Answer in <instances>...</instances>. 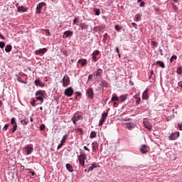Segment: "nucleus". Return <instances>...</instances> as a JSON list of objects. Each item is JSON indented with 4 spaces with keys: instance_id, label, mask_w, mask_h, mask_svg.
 I'll return each mask as SVG.
<instances>
[{
    "instance_id": "f257e3e1",
    "label": "nucleus",
    "mask_w": 182,
    "mask_h": 182,
    "mask_svg": "<svg viewBox=\"0 0 182 182\" xmlns=\"http://www.w3.org/2000/svg\"><path fill=\"white\" fill-rule=\"evenodd\" d=\"M33 153V144H27L23 149V154L24 156H31Z\"/></svg>"
},
{
    "instance_id": "f03ea898",
    "label": "nucleus",
    "mask_w": 182,
    "mask_h": 182,
    "mask_svg": "<svg viewBox=\"0 0 182 182\" xmlns=\"http://www.w3.org/2000/svg\"><path fill=\"white\" fill-rule=\"evenodd\" d=\"M79 120H83V116L79 114V112L74 113L71 117V121L73 122V124H76V122H79Z\"/></svg>"
},
{
    "instance_id": "7ed1b4c3",
    "label": "nucleus",
    "mask_w": 182,
    "mask_h": 182,
    "mask_svg": "<svg viewBox=\"0 0 182 182\" xmlns=\"http://www.w3.org/2000/svg\"><path fill=\"white\" fill-rule=\"evenodd\" d=\"M60 83H63V87H66V86H69L70 83V78L68 75L65 74L61 80Z\"/></svg>"
},
{
    "instance_id": "20e7f679",
    "label": "nucleus",
    "mask_w": 182,
    "mask_h": 182,
    "mask_svg": "<svg viewBox=\"0 0 182 182\" xmlns=\"http://www.w3.org/2000/svg\"><path fill=\"white\" fill-rule=\"evenodd\" d=\"M79 163L81 166H85V160L87 159V155L86 154H81L80 156L77 155Z\"/></svg>"
},
{
    "instance_id": "39448f33",
    "label": "nucleus",
    "mask_w": 182,
    "mask_h": 182,
    "mask_svg": "<svg viewBox=\"0 0 182 182\" xmlns=\"http://www.w3.org/2000/svg\"><path fill=\"white\" fill-rule=\"evenodd\" d=\"M11 124L13 125V127L11 128V132H12V133H15V132H16V129H18V124H16V119L15 117H12L11 119Z\"/></svg>"
},
{
    "instance_id": "423d86ee",
    "label": "nucleus",
    "mask_w": 182,
    "mask_h": 182,
    "mask_svg": "<svg viewBox=\"0 0 182 182\" xmlns=\"http://www.w3.org/2000/svg\"><path fill=\"white\" fill-rule=\"evenodd\" d=\"M64 95L65 96H68V97H70L73 95V88L72 87H69L68 88H66L64 92Z\"/></svg>"
},
{
    "instance_id": "0eeeda50",
    "label": "nucleus",
    "mask_w": 182,
    "mask_h": 182,
    "mask_svg": "<svg viewBox=\"0 0 182 182\" xmlns=\"http://www.w3.org/2000/svg\"><path fill=\"white\" fill-rule=\"evenodd\" d=\"M178 137H180V132H176L172 133V134L168 136V139H169V140H177V139H178Z\"/></svg>"
},
{
    "instance_id": "6e6552de",
    "label": "nucleus",
    "mask_w": 182,
    "mask_h": 182,
    "mask_svg": "<svg viewBox=\"0 0 182 182\" xmlns=\"http://www.w3.org/2000/svg\"><path fill=\"white\" fill-rule=\"evenodd\" d=\"M46 52H48V49L46 48H40L35 51V55H45Z\"/></svg>"
},
{
    "instance_id": "1a4fd4ad",
    "label": "nucleus",
    "mask_w": 182,
    "mask_h": 182,
    "mask_svg": "<svg viewBox=\"0 0 182 182\" xmlns=\"http://www.w3.org/2000/svg\"><path fill=\"white\" fill-rule=\"evenodd\" d=\"M87 97L90 99H93L95 93H93V88H88L86 92Z\"/></svg>"
},
{
    "instance_id": "9d476101",
    "label": "nucleus",
    "mask_w": 182,
    "mask_h": 182,
    "mask_svg": "<svg viewBox=\"0 0 182 182\" xmlns=\"http://www.w3.org/2000/svg\"><path fill=\"white\" fill-rule=\"evenodd\" d=\"M102 74L103 70H102L101 68H98L93 73V76H95V77H100V76H102Z\"/></svg>"
},
{
    "instance_id": "9b49d317",
    "label": "nucleus",
    "mask_w": 182,
    "mask_h": 182,
    "mask_svg": "<svg viewBox=\"0 0 182 182\" xmlns=\"http://www.w3.org/2000/svg\"><path fill=\"white\" fill-rule=\"evenodd\" d=\"M139 151L142 154H147L149 153V150H147V145L143 144L141 146Z\"/></svg>"
},
{
    "instance_id": "f8f14e48",
    "label": "nucleus",
    "mask_w": 182,
    "mask_h": 182,
    "mask_svg": "<svg viewBox=\"0 0 182 182\" xmlns=\"http://www.w3.org/2000/svg\"><path fill=\"white\" fill-rule=\"evenodd\" d=\"M73 35V31H66L63 33V39H68L69 36H72Z\"/></svg>"
},
{
    "instance_id": "ddd939ff",
    "label": "nucleus",
    "mask_w": 182,
    "mask_h": 182,
    "mask_svg": "<svg viewBox=\"0 0 182 182\" xmlns=\"http://www.w3.org/2000/svg\"><path fill=\"white\" fill-rule=\"evenodd\" d=\"M97 167H100V166H99V164H96L95 162H93L91 166L87 168V173H90V171H93L94 168H97Z\"/></svg>"
},
{
    "instance_id": "4468645a",
    "label": "nucleus",
    "mask_w": 182,
    "mask_h": 182,
    "mask_svg": "<svg viewBox=\"0 0 182 182\" xmlns=\"http://www.w3.org/2000/svg\"><path fill=\"white\" fill-rule=\"evenodd\" d=\"M143 123L146 129H147L148 130H151V124H150V122H149L147 119H144Z\"/></svg>"
},
{
    "instance_id": "2eb2a0df",
    "label": "nucleus",
    "mask_w": 182,
    "mask_h": 182,
    "mask_svg": "<svg viewBox=\"0 0 182 182\" xmlns=\"http://www.w3.org/2000/svg\"><path fill=\"white\" fill-rule=\"evenodd\" d=\"M77 63H80L81 65V67L83 68L84 66H86L87 65V60L85 58H82L77 60Z\"/></svg>"
},
{
    "instance_id": "dca6fc26",
    "label": "nucleus",
    "mask_w": 182,
    "mask_h": 182,
    "mask_svg": "<svg viewBox=\"0 0 182 182\" xmlns=\"http://www.w3.org/2000/svg\"><path fill=\"white\" fill-rule=\"evenodd\" d=\"M119 97V102L123 103L124 102H126L127 100V95H122Z\"/></svg>"
},
{
    "instance_id": "f3484780",
    "label": "nucleus",
    "mask_w": 182,
    "mask_h": 182,
    "mask_svg": "<svg viewBox=\"0 0 182 182\" xmlns=\"http://www.w3.org/2000/svg\"><path fill=\"white\" fill-rule=\"evenodd\" d=\"M17 11L20 14H23V12H28V8H25L23 6H20L17 7Z\"/></svg>"
},
{
    "instance_id": "a211bd4d",
    "label": "nucleus",
    "mask_w": 182,
    "mask_h": 182,
    "mask_svg": "<svg viewBox=\"0 0 182 182\" xmlns=\"http://www.w3.org/2000/svg\"><path fill=\"white\" fill-rule=\"evenodd\" d=\"M142 99L144 100H147L149 99V89H146L142 93Z\"/></svg>"
},
{
    "instance_id": "6ab92c4d",
    "label": "nucleus",
    "mask_w": 182,
    "mask_h": 182,
    "mask_svg": "<svg viewBox=\"0 0 182 182\" xmlns=\"http://www.w3.org/2000/svg\"><path fill=\"white\" fill-rule=\"evenodd\" d=\"M36 86H39L40 87H43L45 86V83L42 82L40 79H36L34 81Z\"/></svg>"
},
{
    "instance_id": "aec40b11",
    "label": "nucleus",
    "mask_w": 182,
    "mask_h": 182,
    "mask_svg": "<svg viewBox=\"0 0 182 182\" xmlns=\"http://www.w3.org/2000/svg\"><path fill=\"white\" fill-rule=\"evenodd\" d=\"M79 27L80 28V29L82 31H85V30L87 29V28H89V25H87V23H81L80 24Z\"/></svg>"
},
{
    "instance_id": "412c9836",
    "label": "nucleus",
    "mask_w": 182,
    "mask_h": 182,
    "mask_svg": "<svg viewBox=\"0 0 182 182\" xmlns=\"http://www.w3.org/2000/svg\"><path fill=\"white\" fill-rule=\"evenodd\" d=\"M46 92L45 90H39L37 92H36V96H43L45 97Z\"/></svg>"
},
{
    "instance_id": "4be33fe9",
    "label": "nucleus",
    "mask_w": 182,
    "mask_h": 182,
    "mask_svg": "<svg viewBox=\"0 0 182 182\" xmlns=\"http://www.w3.org/2000/svg\"><path fill=\"white\" fill-rule=\"evenodd\" d=\"M126 129H128V130H132V129H134V124L133 122L126 124Z\"/></svg>"
},
{
    "instance_id": "5701e85b",
    "label": "nucleus",
    "mask_w": 182,
    "mask_h": 182,
    "mask_svg": "<svg viewBox=\"0 0 182 182\" xmlns=\"http://www.w3.org/2000/svg\"><path fill=\"white\" fill-rule=\"evenodd\" d=\"M65 167L70 173H73V166H72L70 164H66Z\"/></svg>"
},
{
    "instance_id": "b1692460",
    "label": "nucleus",
    "mask_w": 182,
    "mask_h": 182,
    "mask_svg": "<svg viewBox=\"0 0 182 182\" xmlns=\"http://www.w3.org/2000/svg\"><path fill=\"white\" fill-rule=\"evenodd\" d=\"M21 124H23V126L28 124V123H29V119L28 118H24L23 119L21 120Z\"/></svg>"
},
{
    "instance_id": "393cba45",
    "label": "nucleus",
    "mask_w": 182,
    "mask_h": 182,
    "mask_svg": "<svg viewBox=\"0 0 182 182\" xmlns=\"http://www.w3.org/2000/svg\"><path fill=\"white\" fill-rule=\"evenodd\" d=\"M46 6V3L45 2H41L38 4H37L36 8H38V9L42 10V8H43V6Z\"/></svg>"
},
{
    "instance_id": "a878e982",
    "label": "nucleus",
    "mask_w": 182,
    "mask_h": 182,
    "mask_svg": "<svg viewBox=\"0 0 182 182\" xmlns=\"http://www.w3.org/2000/svg\"><path fill=\"white\" fill-rule=\"evenodd\" d=\"M11 50H12V46L11 45H7L5 47V51L6 52V53H9V52H11Z\"/></svg>"
},
{
    "instance_id": "bb28decb",
    "label": "nucleus",
    "mask_w": 182,
    "mask_h": 182,
    "mask_svg": "<svg viewBox=\"0 0 182 182\" xmlns=\"http://www.w3.org/2000/svg\"><path fill=\"white\" fill-rule=\"evenodd\" d=\"M156 65H158L159 66H160V68H162V69H164V68H166L164 63H163L162 61H157L156 63Z\"/></svg>"
},
{
    "instance_id": "cd10ccee",
    "label": "nucleus",
    "mask_w": 182,
    "mask_h": 182,
    "mask_svg": "<svg viewBox=\"0 0 182 182\" xmlns=\"http://www.w3.org/2000/svg\"><path fill=\"white\" fill-rule=\"evenodd\" d=\"M111 102H119V97L117 95L112 96L111 98V101L109 103H110Z\"/></svg>"
},
{
    "instance_id": "c85d7f7f",
    "label": "nucleus",
    "mask_w": 182,
    "mask_h": 182,
    "mask_svg": "<svg viewBox=\"0 0 182 182\" xmlns=\"http://www.w3.org/2000/svg\"><path fill=\"white\" fill-rule=\"evenodd\" d=\"M68 137H69V135L68 134L64 135L60 141H63V144H65V143H66V140H68Z\"/></svg>"
},
{
    "instance_id": "c756f323",
    "label": "nucleus",
    "mask_w": 182,
    "mask_h": 182,
    "mask_svg": "<svg viewBox=\"0 0 182 182\" xmlns=\"http://www.w3.org/2000/svg\"><path fill=\"white\" fill-rule=\"evenodd\" d=\"M79 18H75V19L73 21V25H77V26H79Z\"/></svg>"
},
{
    "instance_id": "7c9ffc66",
    "label": "nucleus",
    "mask_w": 182,
    "mask_h": 182,
    "mask_svg": "<svg viewBox=\"0 0 182 182\" xmlns=\"http://www.w3.org/2000/svg\"><path fill=\"white\" fill-rule=\"evenodd\" d=\"M94 12H95V15H97V16H99V15H100V9L95 8Z\"/></svg>"
},
{
    "instance_id": "2f4dec72",
    "label": "nucleus",
    "mask_w": 182,
    "mask_h": 182,
    "mask_svg": "<svg viewBox=\"0 0 182 182\" xmlns=\"http://www.w3.org/2000/svg\"><path fill=\"white\" fill-rule=\"evenodd\" d=\"M107 118V112L104 111L102 114V118L101 119H103L104 120H106Z\"/></svg>"
},
{
    "instance_id": "473e14b6",
    "label": "nucleus",
    "mask_w": 182,
    "mask_h": 182,
    "mask_svg": "<svg viewBox=\"0 0 182 182\" xmlns=\"http://www.w3.org/2000/svg\"><path fill=\"white\" fill-rule=\"evenodd\" d=\"M135 18H136V22L141 21V15L140 14H136Z\"/></svg>"
},
{
    "instance_id": "72a5a7b5",
    "label": "nucleus",
    "mask_w": 182,
    "mask_h": 182,
    "mask_svg": "<svg viewBox=\"0 0 182 182\" xmlns=\"http://www.w3.org/2000/svg\"><path fill=\"white\" fill-rule=\"evenodd\" d=\"M174 60H177V55H172L170 58V63H173Z\"/></svg>"
},
{
    "instance_id": "f704fd0d",
    "label": "nucleus",
    "mask_w": 182,
    "mask_h": 182,
    "mask_svg": "<svg viewBox=\"0 0 182 182\" xmlns=\"http://www.w3.org/2000/svg\"><path fill=\"white\" fill-rule=\"evenodd\" d=\"M90 137V139H95V137H96V132L92 131Z\"/></svg>"
},
{
    "instance_id": "c9c22d12",
    "label": "nucleus",
    "mask_w": 182,
    "mask_h": 182,
    "mask_svg": "<svg viewBox=\"0 0 182 182\" xmlns=\"http://www.w3.org/2000/svg\"><path fill=\"white\" fill-rule=\"evenodd\" d=\"M44 97H43V96H38V97H36V100H38L41 103H43V98Z\"/></svg>"
},
{
    "instance_id": "e433bc0d",
    "label": "nucleus",
    "mask_w": 182,
    "mask_h": 182,
    "mask_svg": "<svg viewBox=\"0 0 182 182\" xmlns=\"http://www.w3.org/2000/svg\"><path fill=\"white\" fill-rule=\"evenodd\" d=\"M100 53V51H99V50H95L92 53V55L94 56H98V55Z\"/></svg>"
},
{
    "instance_id": "4c0bfd02",
    "label": "nucleus",
    "mask_w": 182,
    "mask_h": 182,
    "mask_svg": "<svg viewBox=\"0 0 182 182\" xmlns=\"http://www.w3.org/2000/svg\"><path fill=\"white\" fill-rule=\"evenodd\" d=\"M140 102H141V99L140 97H136V106H139V105H140Z\"/></svg>"
},
{
    "instance_id": "58836bf2",
    "label": "nucleus",
    "mask_w": 182,
    "mask_h": 182,
    "mask_svg": "<svg viewBox=\"0 0 182 182\" xmlns=\"http://www.w3.org/2000/svg\"><path fill=\"white\" fill-rule=\"evenodd\" d=\"M114 28L117 31V32H120V31H122V27H120L119 25H115Z\"/></svg>"
},
{
    "instance_id": "ea45409f",
    "label": "nucleus",
    "mask_w": 182,
    "mask_h": 182,
    "mask_svg": "<svg viewBox=\"0 0 182 182\" xmlns=\"http://www.w3.org/2000/svg\"><path fill=\"white\" fill-rule=\"evenodd\" d=\"M106 122V119H103V118H101L100 122H99V126H103V123Z\"/></svg>"
},
{
    "instance_id": "a19ab883",
    "label": "nucleus",
    "mask_w": 182,
    "mask_h": 182,
    "mask_svg": "<svg viewBox=\"0 0 182 182\" xmlns=\"http://www.w3.org/2000/svg\"><path fill=\"white\" fill-rule=\"evenodd\" d=\"M17 80H18V82H19L20 83H25V84H26V82L23 81V80H22V78H21V77H17Z\"/></svg>"
},
{
    "instance_id": "79ce46f5",
    "label": "nucleus",
    "mask_w": 182,
    "mask_h": 182,
    "mask_svg": "<svg viewBox=\"0 0 182 182\" xmlns=\"http://www.w3.org/2000/svg\"><path fill=\"white\" fill-rule=\"evenodd\" d=\"M46 128V126H45V124H41V126H40V130H41V132H43V130H45Z\"/></svg>"
},
{
    "instance_id": "37998d69",
    "label": "nucleus",
    "mask_w": 182,
    "mask_h": 182,
    "mask_svg": "<svg viewBox=\"0 0 182 182\" xmlns=\"http://www.w3.org/2000/svg\"><path fill=\"white\" fill-rule=\"evenodd\" d=\"M8 127H9V124H6L3 128V132H6V130H8Z\"/></svg>"
},
{
    "instance_id": "c03bdc74",
    "label": "nucleus",
    "mask_w": 182,
    "mask_h": 182,
    "mask_svg": "<svg viewBox=\"0 0 182 182\" xmlns=\"http://www.w3.org/2000/svg\"><path fill=\"white\" fill-rule=\"evenodd\" d=\"M151 44L152 45V46H154V48H157V46H158L157 42H156L154 41H151Z\"/></svg>"
},
{
    "instance_id": "a18cd8bd",
    "label": "nucleus",
    "mask_w": 182,
    "mask_h": 182,
    "mask_svg": "<svg viewBox=\"0 0 182 182\" xmlns=\"http://www.w3.org/2000/svg\"><path fill=\"white\" fill-rule=\"evenodd\" d=\"M31 106H33V107H35L36 105L35 103H36V100L35 99H33L31 102Z\"/></svg>"
},
{
    "instance_id": "49530a36",
    "label": "nucleus",
    "mask_w": 182,
    "mask_h": 182,
    "mask_svg": "<svg viewBox=\"0 0 182 182\" xmlns=\"http://www.w3.org/2000/svg\"><path fill=\"white\" fill-rule=\"evenodd\" d=\"M76 132H77L79 133V134H83V131L80 129V128H77L76 129Z\"/></svg>"
},
{
    "instance_id": "de8ad7c7",
    "label": "nucleus",
    "mask_w": 182,
    "mask_h": 182,
    "mask_svg": "<svg viewBox=\"0 0 182 182\" xmlns=\"http://www.w3.org/2000/svg\"><path fill=\"white\" fill-rule=\"evenodd\" d=\"M153 75H154V70H152L149 75V79H151V77H153Z\"/></svg>"
},
{
    "instance_id": "09e8293b",
    "label": "nucleus",
    "mask_w": 182,
    "mask_h": 182,
    "mask_svg": "<svg viewBox=\"0 0 182 182\" xmlns=\"http://www.w3.org/2000/svg\"><path fill=\"white\" fill-rule=\"evenodd\" d=\"M92 59L93 62H97L98 60L97 57H96V55H92Z\"/></svg>"
},
{
    "instance_id": "8fccbe9b",
    "label": "nucleus",
    "mask_w": 182,
    "mask_h": 182,
    "mask_svg": "<svg viewBox=\"0 0 182 182\" xmlns=\"http://www.w3.org/2000/svg\"><path fill=\"white\" fill-rule=\"evenodd\" d=\"M0 48L1 49H4V48H5V43L2 41H0Z\"/></svg>"
},
{
    "instance_id": "3c124183",
    "label": "nucleus",
    "mask_w": 182,
    "mask_h": 182,
    "mask_svg": "<svg viewBox=\"0 0 182 182\" xmlns=\"http://www.w3.org/2000/svg\"><path fill=\"white\" fill-rule=\"evenodd\" d=\"M63 146V141H60V143L58 144L57 149L59 150V149H62V146Z\"/></svg>"
},
{
    "instance_id": "603ef678",
    "label": "nucleus",
    "mask_w": 182,
    "mask_h": 182,
    "mask_svg": "<svg viewBox=\"0 0 182 182\" xmlns=\"http://www.w3.org/2000/svg\"><path fill=\"white\" fill-rule=\"evenodd\" d=\"M176 72H177L178 75H181V68H178L176 69Z\"/></svg>"
},
{
    "instance_id": "864d4df0",
    "label": "nucleus",
    "mask_w": 182,
    "mask_h": 182,
    "mask_svg": "<svg viewBox=\"0 0 182 182\" xmlns=\"http://www.w3.org/2000/svg\"><path fill=\"white\" fill-rule=\"evenodd\" d=\"M44 31L48 36H50V31L49 30L45 29Z\"/></svg>"
},
{
    "instance_id": "5fc2aeb1",
    "label": "nucleus",
    "mask_w": 182,
    "mask_h": 182,
    "mask_svg": "<svg viewBox=\"0 0 182 182\" xmlns=\"http://www.w3.org/2000/svg\"><path fill=\"white\" fill-rule=\"evenodd\" d=\"M101 83L103 85V86H106V85H107V82H106V80H102V82H101Z\"/></svg>"
},
{
    "instance_id": "6e6d98bb",
    "label": "nucleus",
    "mask_w": 182,
    "mask_h": 182,
    "mask_svg": "<svg viewBox=\"0 0 182 182\" xmlns=\"http://www.w3.org/2000/svg\"><path fill=\"white\" fill-rule=\"evenodd\" d=\"M41 11H42V10L39 9V8H36V13L39 14H41Z\"/></svg>"
},
{
    "instance_id": "4d7b16f0",
    "label": "nucleus",
    "mask_w": 182,
    "mask_h": 182,
    "mask_svg": "<svg viewBox=\"0 0 182 182\" xmlns=\"http://www.w3.org/2000/svg\"><path fill=\"white\" fill-rule=\"evenodd\" d=\"M144 5H146V3H144V1H141V2L140 3V4H139V6L143 7V6H144Z\"/></svg>"
},
{
    "instance_id": "13d9d810",
    "label": "nucleus",
    "mask_w": 182,
    "mask_h": 182,
    "mask_svg": "<svg viewBox=\"0 0 182 182\" xmlns=\"http://www.w3.org/2000/svg\"><path fill=\"white\" fill-rule=\"evenodd\" d=\"M178 86L179 87H181V88H182V81H179V82H178Z\"/></svg>"
},
{
    "instance_id": "bf43d9fd",
    "label": "nucleus",
    "mask_w": 182,
    "mask_h": 182,
    "mask_svg": "<svg viewBox=\"0 0 182 182\" xmlns=\"http://www.w3.org/2000/svg\"><path fill=\"white\" fill-rule=\"evenodd\" d=\"M115 50H116L117 55H119V53H119V47H116V48H115Z\"/></svg>"
},
{
    "instance_id": "052dcab7",
    "label": "nucleus",
    "mask_w": 182,
    "mask_h": 182,
    "mask_svg": "<svg viewBox=\"0 0 182 182\" xmlns=\"http://www.w3.org/2000/svg\"><path fill=\"white\" fill-rule=\"evenodd\" d=\"M159 52H160L161 56H163V50L161 48H159Z\"/></svg>"
},
{
    "instance_id": "680f3d73",
    "label": "nucleus",
    "mask_w": 182,
    "mask_h": 182,
    "mask_svg": "<svg viewBox=\"0 0 182 182\" xmlns=\"http://www.w3.org/2000/svg\"><path fill=\"white\" fill-rule=\"evenodd\" d=\"M75 93H76L77 96H82V92H76Z\"/></svg>"
},
{
    "instance_id": "e2e57ef3",
    "label": "nucleus",
    "mask_w": 182,
    "mask_h": 182,
    "mask_svg": "<svg viewBox=\"0 0 182 182\" xmlns=\"http://www.w3.org/2000/svg\"><path fill=\"white\" fill-rule=\"evenodd\" d=\"M84 150H87V151H90V150L89 149V148H87V146H84Z\"/></svg>"
},
{
    "instance_id": "0e129e2a",
    "label": "nucleus",
    "mask_w": 182,
    "mask_h": 182,
    "mask_svg": "<svg viewBox=\"0 0 182 182\" xmlns=\"http://www.w3.org/2000/svg\"><path fill=\"white\" fill-rule=\"evenodd\" d=\"M0 38L3 40H5V37L4 36V35L0 33Z\"/></svg>"
},
{
    "instance_id": "69168bd1",
    "label": "nucleus",
    "mask_w": 182,
    "mask_h": 182,
    "mask_svg": "<svg viewBox=\"0 0 182 182\" xmlns=\"http://www.w3.org/2000/svg\"><path fill=\"white\" fill-rule=\"evenodd\" d=\"M132 25L134 28H136V26H137V24L136 23H132Z\"/></svg>"
},
{
    "instance_id": "338daca9",
    "label": "nucleus",
    "mask_w": 182,
    "mask_h": 182,
    "mask_svg": "<svg viewBox=\"0 0 182 182\" xmlns=\"http://www.w3.org/2000/svg\"><path fill=\"white\" fill-rule=\"evenodd\" d=\"M92 77H93V75L92 74L89 75L88 79H92Z\"/></svg>"
},
{
    "instance_id": "774afa93",
    "label": "nucleus",
    "mask_w": 182,
    "mask_h": 182,
    "mask_svg": "<svg viewBox=\"0 0 182 182\" xmlns=\"http://www.w3.org/2000/svg\"><path fill=\"white\" fill-rule=\"evenodd\" d=\"M30 173H31V174L32 176H35V172H33V171H30Z\"/></svg>"
}]
</instances>
